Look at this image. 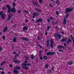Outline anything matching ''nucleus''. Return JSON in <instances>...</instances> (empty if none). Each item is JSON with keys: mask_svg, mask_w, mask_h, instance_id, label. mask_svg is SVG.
Returning a JSON list of instances; mask_svg holds the SVG:
<instances>
[{"mask_svg": "<svg viewBox=\"0 0 74 74\" xmlns=\"http://www.w3.org/2000/svg\"><path fill=\"white\" fill-rule=\"evenodd\" d=\"M1 15V17L2 19L5 18V14L3 13V12L1 11L0 12V15Z\"/></svg>", "mask_w": 74, "mask_h": 74, "instance_id": "1", "label": "nucleus"}, {"mask_svg": "<svg viewBox=\"0 0 74 74\" xmlns=\"http://www.w3.org/2000/svg\"><path fill=\"white\" fill-rule=\"evenodd\" d=\"M73 9H74L73 8H72L71 9L69 8H67L66 9L65 12L66 13H67L68 12H71V11H73Z\"/></svg>", "mask_w": 74, "mask_h": 74, "instance_id": "2", "label": "nucleus"}, {"mask_svg": "<svg viewBox=\"0 0 74 74\" xmlns=\"http://www.w3.org/2000/svg\"><path fill=\"white\" fill-rule=\"evenodd\" d=\"M13 16V14H10L8 15V18L7 19V21H10V19L11 18V17Z\"/></svg>", "mask_w": 74, "mask_h": 74, "instance_id": "3", "label": "nucleus"}, {"mask_svg": "<svg viewBox=\"0 0 74 74\" xmlns=\"http://www.w3.org/2000/svg\"><path fill=\"white\" fill-rule=\"evenodd\" d=\"M6 7H7V8H8V11L7 12V13H8L9 12H11V7H10V6L8 5H6Z\"/></svg>", "mask_w": 74, "mask_h": 74, "instance_id": "4", "label": "nucleus"}, {"mask_svg": "<svg viewBox=\"0 0 74 74\" xmlns=\"http://www.w3.org/2000/svg\"><path fill=\"white\" fill-rule=\"evenodd\" d=\"M55 53L54 52H48L47 53V55H55Z\"/></svg>", "mask_w": 74, "mask_h": 74, "instance_id": "5", "label": "nucleus"}, {"mask_svg": "<svg viewBox=\"0 0 74 74\" xmlns=\"http://www.w3.org/2000/svg\"><path fill=\"white\" fill-rule=\"evenodd\" d=\"M55 36L56 37H58V38H59V39H60L61 38V35L59 34H55Z\"/></svg>", "mask_w": 74, "mask_h": 74, "instance_id": "6", "label": "nucleus"}, {"mask_svg": "<svg viewBox=\"0 0 74 74\" xmlns=\"http://www.w3.org/2000/svg\"><path fill=\"white\" fill-rule=\"evenodd\" d=\"M31 65V64L30 63H28V64H25L23 63L22 64V66L23 67H25V66H30Z\"/></svg>", "mask_w": 74, "mask_h": 74, "instance_id": "7", "label": "nucleus"}, {"mask_svg": "<svg viewBox=\"0 0 74 74\" xmlns=\"http://www.w3.org/2000/svg\"><path fill=\"white\" fill-rule=\"evenodd\" d=\"M13 61L14 62V63H18V64L21 63V62H20V61H19L18 60H15V59H13Z\"/></svg>", "mask_w": 74, "mask_h": 74, "instance_id": "8", "label": "nucleus"}, {"mask_svg": "<svg viewBox=\"0 0 74 74\" xmlns=\"http://www.w3.org/2000/svg\"><path fill=\"white\" fill-rule=\"evenodd\" d=\"M66 22H67V20H66V17H64L63 22V24H64V25H66Z\"/></svg>", "mask_w": 74, "mask_h": 74, "instance_id": "9", "label": "nucleus"}, {"mask_svg": "<svg viewBox=\"0 0 74 74\" xmlns=\"http://www.w3.org/2000/svg\"><path fill=\"white\" fill-rule=\"evenodd\" d=\"M11 11L12 12H14V13L16 12V10H15V9L14 8L11 10Z\"/></svg>", "mask_w": 74, "mask_h": 74, "instance_id": "10", "label": "nucleus"}, {"mask_svg": "<svg viewBox=\"0 0 74 74\" xmlns=\"http://www.w3.org/2000/svg\"><path fill=\"white\" fill-rule=\"evenodd\" d=\"M50 46H51V47L52 48H53V40H52V39H51Z\"/></svg>", "mask_w": 74, "mask_h": 74, "instance_id": "11", "label": "nucleus"}, {"mask_svg": "<svg viewBox=\"0 0 74 74\" xmlns=\"http://www.w3.org/2000/svg\"><path fill=\"white\" fill-rule=\"evenodd\" d=\"M7 29H8V27H5L3 29V32H7Z\"/></svg>", "mask_w": 74, "mask_h": 74, "instance_id": "12", "label": "nucleus"}, {"mask_svg": "<svg viewBox=\"0 0 74 74\" xmlns=\"http://www.w3.org/2000/svg\"><path fill=\"white\" fill-rule=\"evenodd\" d=\"M63 48V49H64V47H63L62 45H59L58 46V48L59 49H60V48Z\"/></svg>", "mask_w": 74, "mask_h": 74, "instance_id": "13", "label": "nucleus"}, {"mask_svg": "<svg viewBox=\"0 0 74 74\" xmlns=\"http://www.w3.org/2000/svg\"><path fill=\"white\" fill-rule=\"evenodd\" d=\"M14 73L15 74H19V72L16 71V69H15L13 71Z\"/></svg>", "mask_w": 74, "mask_h": 74, "instance_id": "14", "label": "nucleus"}, {"mask_svg": "<svg viewBox=\"0 0 74 74\" xmlns=\"http://www.w3.org/2000/svg\"><path fill=\"white\" fill-rule=\"evenodd\" d=\"M5 63H6V61H3L0 64V65H1V66L4 65V64H5Z\"/></svg>", "mask_w": 74, "mask_h": 74, "instance_id": "15", "label": "nucleus"}, {"mask_svg": "<svg viewBox=\"0 0 74 74\" xmlns=\"http://www.w3.org/2000/svg\"><path fill=\"white\" fill-rule=\"evenodd\" d=\"M67 40V38H62L61 40V41H62L63 42H64V41H66Z\"/></svg>", "mask_w": 74, "mask_h": 74, "instance_id": "16", "label": "nucleus"}, {"mask_svg": "<svg viewBox=\"0 0 74 74\" xmlns=\"http://www.w3.org/2000/svg\"><path fill=\"white\" fill-rule=\"evenodd\" d=\"M71 42V40H70V38H69V39L67 41V43L69 44V42Z\"/></svg>", "mask_w": 74, "mask_h": 74, "instance_id": "17", "label": "nucleus"}, {"mask_svg": "<svg viewBox=\"0 0 74 74\" xmlns=\"http://www.w3.org/2000/svg\"><path fill=\"white\" fill-rule=\"evenodd\" d=\"M33 15L34 16H37V15H38V16L40 14L36 12H35L34 13Z\"/></svg>", "mask_w": 74, "mask_h": 74, "instance_id": "18", "label": "nucleus"}, {"mask_svg": "<svg viewBox=\"0 0 74 74\" xmlns=\"http://www.w3.org/2000/svg\"><path fill=\"white\" fill-rule=\"evenodd\" d=\"M33 3L34 4V5H35V6H37V5H38V4L37 3H36V2H35V1H34L33 2Z\"/></svg>", "mask_w": 74, "mask_h": 74, "instance_id": "19", "label": "nucleus"}, {"mask_svg": "<svg viewBox=\"0 0 74 74\" xmlns=\"http://www.w3.org/2000/svg\"><path fill=\"white\" fill-rule=\"evenodd\" d=\"M27 29L28 28L27 27H25L23 28V30H27Z\"/></svg>", "mask_w": 74, "mask_h": 74, "instance_id": "20", "label": "nucleus"}, {"mask_svg": "<svg viewBox=\"0 0 74 74\" xmlns=\"http://www.w3.org/2000/svg\"><path fill=\"white\" fill-rule=\"evenodd\" d=\"M43 59H44V60H47V59H48V58H47V57L46 56H44L43 58Z\"/></svg>", "mask_w": 74, "mask_h": 74, "instance_id": "21", "label": "nucleus"}, {"mask_svg": "<svg viewBox=\"0 0 74 74\" xmlns=\"http://www.w3.org/2000/svg\"><path fill=\"white\" fill-rule=\"evenodd\" d=\"M13 41L14 42H16V38H14V39L13 40Z\"/></svg>", "mask_w": 74, "mask_h": 74, "instance_id": "22", "label": "nucleus"}, {"mask_svg": "<svg viewBox=\"0 0 74 74\" xmlns=\"http://www.w3.org/2000/svg\"><path fill=\"white\" fill-rule=\"evenodd\" d=\"M36 11H37L38 12H41V10L38 9L37 8H36Z\"/></svg>", "mask_w": 74, "mask_h": 74, "instance_id": "23", "label": "nucleus"}, {"mask_svg": "<svg viewBox=\"0 0 74 74\" xmlns=\"http://www.w3.org/2000/svg\"><path fill=\"white\" fill-rule=\"evenodd\" d=\"M42 20L41 19H38L37 21L36 22V23L38 22H41Z\"/></svg>", "mask_w": 74, "mask_h": 74, "instance_id": "24", "label": "nucleus"}, {"mask_svg": "<svg viewBox=\"0 0 74 74\" xmlns=\"http://www.w3.org/2000/svg\"><path fill=\"white\" fill-rule=\"evenodd\" d=\"M47 47H49V40H48L47 41Z\"/></svg>", "mask_w": 74, "mask_h": 74, "instance_id": "25", "label": "nucleus"}, {"mask_svg": "<svg viewBox=\"0 0 74 74\" xmlns=\"http://www.w3.org/2000/svg\"><path fill=\"white\" fill-rule=\"evenodd\" d=\"M21 69V67L19 66H16V69H17V70H19Z\"/></svg>", "mask_w": 74, "mask_h": 74, "instance_id": "26", "label": "nucleus"}, {"mask_svg": "<svg viewBox=\"0 0 74 74\" xmlns=\"http://www.w3.org/2000/svg\"><path fill=\"white\" fill-rule=\"evenodd\" d=\"M56 3L58 5L60 4V3L59 2V1L58 0H57L56 2Z\"/></svg>", "mask_w": 74, "mask_h": 74, "instance_id": "27", "label": "nucleus"}, {"mask_svg": "<svg viewBox=\"0 0 74 74\" xmlns=\"http://www.w3.org/2000/svg\"><path fill=\"white\" fill-rule=\"evenodd\" d=\"M22 39H23V40H26V41H28V40L27 38H23Z\"/></svg>", "mask_w": 74, "mask_h": 74, "instance_id": "28", "label": "nucleus"}, {"mask_svg": "<svg viewBox=\"0 0 74 74\" xmlns=\"http://www.w3.org/2000/svg\"><path fill=\"white\" fill-rule=\"evenodd\" d=\"M31 56V59H34V56L32 54Z\"/></svg>", "mask_w": 74, "mask_h": 74, "instance_id": "29", "label": "nucleus"}, {"mask_svg": "<svg viewBox=\"0 0 74 74\" xmlns=\"http://www.w3.org/2000/svg\"><path fill=\"white\" fill-rule=\"evenodd\" d=\"M72 64H73V62H70L68 63V64H69V65H71Z\"/></svg>", "mask_w": 74, "mask_h": 74, "instance_id": "30", "label": "nucleus"}, {"mask_svg": "<svg viewBox=\"0 0 74 74\" xmlns=\"http://www.w3.org/2000/svg\"><path fill=\"white\" fill-rule=\"evenodd\" d=\"M2 38L3 39V40H5V37L4 36H3L2 37Z\"/></svg>", "mask_w": 74, "mask_h": 74, "instance_id": "31", "label": "nucleus"}, {"mask_svg": "<svg viewBox=\"0 0 74 74\" xmlns=\"http://www.w3.org/2000/svg\"><path fill=\"white\" fill-rule=\"evenodd\" d=\"M45 66L46 67V69H47L48 67V64H46L45 65Z\"/></svg>", "mask_w": 74, "mask_h": 74, "instance_id": "32", "label": "nucleus"}, {"mask_svg": "<svg viewBox=\"0 0 74 74\" xmlns=\"http://www.w3.org/2000/svg\"><path fill=\"white\" fill-rule=\"evenodd\" d=\"M40 3H42V0H39Z\"/></svg>", "mask_w": 74, "mask_h": 74, "instance_id": "33", "label": "nucleus"}, {"mask_svg": "<svg viewBox=\"0 0 74 74\" xmlns=\"http://www.w3.org/2000/svg\"><path fill=\"white\" fill-rule=\"evenodd\" d=\"M24 11L25 12H26L27 14H29V12L26 11V10H24Z\"/></svg>", "mask_w": 74, "mask_h": 74, "instance_id": "34", "label": "nucleus"}, {"mask_svg": "<svg viewBox=\"0 0 74 74\" xmlns=\"http://www.w3.org/2000/svg\"><path fill=\"white\" fill-rule=\"evenodd\" d=\"M52 24L53 25H55V24L54 23V21H52Z\"/></svg>", "mask_w": 74, "mask_h": 74, "instance_id": "35", "label": "nucleus"}, {"mask_svg": "<svg viewBox=\"0 0 74 74\" xmlns=\"http://www.w3.org/2000/svg\"><path fill=\"white\" fill-rule=\"evenodd\" d=\"M37 45H38V47H39V48H42V47H41V46H40V44H37Z\"/></svg>", "mask_w": 74, "mask_h": 74, "instance_id": "36", "label": "nucleus"}, {"mask_svg": "<svg viewBox=\"0 0 74 74\" xmlns=\"http://www.w3.org/2000/svg\"><path fill=\"white\" fill-rule=\"evenodd\" d=\"M47 28L48 29V30H49V28H50V26H47Z\"/></svg>", "mask_w": 74, "mask_h": 74, "instance_id": "37", "label": "nucleus"}, {"mask_svg": "<svg viewBox=\"0 0 74 74\" xmlns=\"http://www.w3.org/2000/svg\"><path fill=\"white\" fill-rule=\"evenodd\" d=\"M18 56V54H16V56L15 57V58L16 59H17V58H16V56Z\"/></svg>", "mask_w": 74, "mask_h": 74, "instance_id": "38", "label": "nucleus"}, {"mask_svg": "<svg viewBox=\"0 0 74 74\" xmlns=\"http://www.w3.org/2000/svg\"><path fill=\"white\" fill-rule=\"evenodd\" d=\"M10 67H12V64H10L9 65Z\"/></svg>", "mask_w": 74, "mask_h": 74, "instance_id": "39", "label": "nucleus"}, {"mask_svg": "<svg viewBox=\"0 0 74 74\" xmlns=\"http://www.w3.org/2000/svg\"><path fill=\"white\" fill-rule=\"evenodd\" d=\"M56 14H57V15H58L59 14V12H58V11L56 12Z\"/></svg>", "mask_w": 74, "mask_h": 74, "instance_id": "40", "label": "nucleus"}, {"mask_svg": "<svg viewBox=\"0 0 74 74\" xmlns=\"http://www.w3.org/2000/svg\"><path fill=\"white\" fill-rule=\"evenodd\" d=\"M2 9L3 10H5V9H6V8H5V7H3L2 8Z\"/></svg>", "mask_w": 74, "mask_h": 74, "instance_id": "41", "label": "nucleus"}, {"mask_svg": "<svg viewBox=\"0 0 74 74\" xmlns=\"http://www.w3.org/2000/svg\"><path fill=\"white\" fill-rule=\"evenodd\" d=\"M42 53V51H40L39 52V56L41 55V53Z\"/></svg>", "mask_w": 74, "mask_h": 74, "instance_id": "42", "label": "nucleus"}, {"mask_svg": "<svg viewBox=\"0 0 74 74\" xmlns=\"http://www.w3.org/2000/svg\"><path fill=\"white\" fill-rule=\"evenodd\" d=\"M49 5L52 8H53V6H52V4H50Z\"/></svg>", "mask_w": 74, "mask_h": 74, "instance_id": "43", "label": "nucleus"}, {"mask_svg": "<svg viewBox=\"0 0 74 74\" xmlns=\"http://www.w3.org/2000/svg\"><path fill=\"white\" fill-rule=\"evenodd\" d=\"M24 69H25L26 70H27V69H28V68H27V67L25 66V68Z\"/></svg>", "mask_w": 74, "mask_h": 74, "instance_id": "44", "label": "nucleus"}, {"mask_svg": "<svg viewBox=\"0 0 74 74\" xmlns=\"http://www.w3.org/2000/svg\"><path fill=\"white\" fill-rule=\"evenodd\" d=\"M58 51H59V52H60V51H61V52H63V51L62 50H59Z\"/></svg>", "mask_w": 74, "mask_h": 74, "instance_id": "45", "label": "nucleus"}, {"mask_svg": "<svg viewBox=\"0 0 74 74\" xmlns=\"http://www.w3.org/2000/svg\"><path fill=\"white\" fill-rule=\"evenodd\" d=\"M13 5L14 6V7H15V5H16L15 4V3H13Z\"/></svg>", "mask_w": 74, "mask_h": 74, "instance_id": "46", "label": "nucleus"}, {"mask_svg": "<svg viewBox=\"0 0 74 74\" xmlns=\"http://www.w3.org/2000/svg\"><path fill=\"white\" fill-rule=\"evenodd\" d=\"M25 59H26V60H27V59H28V58L27 57H25Z\"/></svg>", "mask_w": 74, "mask_h": 74, "instance_id": "47", "label": "nucleus"}, {"mask_svg": "<svg viewBox=\"0 0 74 74\" xmlns=\"http://www.w3.org/2000/svg\"><path fill=\"white\" fill-rule=\"evenodd\" d=\"M54 69V66H52V70H53Z\"/></svg>", "mask_w": 74, "mask_h": 74, "instance_id": "48", "label": "nucleus"}, {"mask_svg": "<svg viewBox=\"0 0 74 74\" xmlns=\"http://www.w3.org/2000/svg\"><path fill=\"white\" fill-rule=\"evenodd\" d=\"M1 74H4V72L2 71L1 72Z\"/></svg>", "mask_w": 74, "mask_h": 74, "instance_id": "49", "label": "nucleus"}, {"mask_svg": "<svg viewBox=\"0 0 74 74\" xmlns=\"http://www.w3.org/2000/svg\"><path fill=\"white\" fill-rule=\"evenodd\" d=\"M40 60H42V57H40Z\"/></svg>", "mask_w": 74, "mask_h": 74, "instance_id": "50", "label": "nucleus"}, {"mask_svg": "<svg viewBox=\"0 0 74 74\" xmlns=\"http://www.w3.org/2000/svg\"><path fill=\"white\" fill-rule=\"evenodd\" d=\"M47 21L49 22H50V20H49V19H48L47 20Z\"/></svg>", "mask_w": 74, "mask_h": 74, "instance_id": "51", "label": "nucleus"}, {"mask_svg": "<svg viewBox=\"0 0 74 74\" xmlns=\"http://www.w3.org/2000/svg\"><path fill=\"white\" fill-rule=\"evenodd\" d=\"M0 70H3V68L1 67H0Z\"/></svg>", "mask_w": 74, "mask_h": 74, "instance_id": "52", "label": "nucleus"}, {"mask_svg": "<svg viewBox=\"0 0 74 74\" xmlns=\"http://www.w3.org/2000/svg\"><path fill=\"white\" fill-rule=\"evenodd\" d=\"M21 10H19L18 11V13H21Z\"/></svg>", "mask_w": 74, "mask_h": 74, "instance_id": "53", "label": "nucleus"}, {"mask_svg": "<svg viewBox=\"0 0 74 74\" xmlns=\"http://www.w3.org/2000/svg\"><path fill=\"white\" fill-rule=\"evenodd\" d=\"M64 45L65 47L66 46V43H64Z\"/></svg>", "mask_w": 74, "mask_h": 74, "instance_id": "54", "label": "nucleus"}, {"mask_svg": "<svg viewBox=\"0 0 74 74\" xmlns=\"http://www.w3.org/2000/svg\"><path fill=\"white\" fill-rule=\"evenodd\" d=\"M13 54L14 55H15V54H16V52H13Z\"/></svg>", "mask_w": 74, "mask_h": 74, "instance_id": "55", "label": "nucleus"}, {"mask_svg": "<svg viewBox=\"0 0 74 74\" xmlns=\"http://www.w3.org/2000/svg\"><path fill=\"white\" fill-rule=\"evenodd\" d=\"M50 19H52H52H53V18H52L51 17H50Z\"/></svg>", "mask_w": 74, "mask_h": 74, "instance_id": "56", "label": "nucleus"}, {"mask_svg": "<svg viewBox=\"0 0 74 74\" xmlns=\"http://www.w3.org/2000/svg\"><path fill=\"white\" fill-rule=\"evenodd\" d=\"M2 50V49H1V48L0 47V51H1Z\"/></svg>", "mask_w": 74, "mask_h": 74, "instance_id": "57", "label": "nucleus"}, {"mask_svg": "<svg viewBox=\"0 0 74 74\" xmlns=\"http://www.w3.org/2000/svg\"><path fill=\"white\" fill-rule=\"evenodd\" d=\"M25 63H27V62L26 61H25Z\"/></svg>", "mask_w": 74, "mask_h": 74, "instance_id": "58", "label": "nucleus"}, {"mask_svg": "<svg viewBox=\"0 0 74 74\" xmlns=\"http://www.w3.org/2000/svg\"><path fill=\"white\" fill-rule=\"evenodd\" d=\"M61 34H63L64 33V32H61Z\"/></svg>", "mask_w": 74, "mask_h": 74, "instance_id": "59", "label": "nucleus"}, {"mask_svg": "<svg viewBox=\"0 0 74 74\" xmlns=\"http://www.w3.org/2000/svg\"><path fill=\"white\" fill-rule=\"evenodd\" d=\"M58 21H57L56 22L55 24H57V23H58Z\"/></svg>", "mask_w": 74, "mask_h": 74, "instance_id": "60", "label": "nucleus"}, {"mask_svg": "<svg viewBox=\"0 0 74 74\" xmlns=\"http://www.w3.org/2000/svg\"><path fill=\"white\" fill-rule=\"evenodd\" d=\"M45 35H47V32H46L45 33Z\"/></svg>", "mask_w": 74, "mask_h": 74, "instance_id": "61", "label": "nucleus"}, {"mask_svg": "<svg viewBox=\"0 0 74 74\" xmlns=\"http://www.w3.org/2000/svg\"><path fill=\"white\" fill-rule=\"evenodd\" d=\"M26 22H28V20H26Z\"/></svg>", "mask_w": 74, "mask_h": 74, "instance_id": "62", "label": "nucleus"}, {"mask_svg": "<svg viewBox=\"0 0 74 74\" xmlns=\"http://www.w3.org/2000/svg\"><path fill=\"white\" fill-rule=\"evenodd\" d=\"M56 29H58V27H56Z\"/></svg>", "mask_w": 74, "mask_h": 74, "instance_id": "63", "label": "nucleus"}, {"mask_svg": "<svg viewBox=\"0 0 74 74\" xmlns=\"http://www.w3.org/2000/svg\"><path fill=\"white\" fill-rule=\"evenodd\" d=\"M38 38L39 39H40V37H38Z\"/></svg>", "mask_w": 74, "mask_h": 74, "instance_id": "64", "label": "nucleus"}]
</instances>
